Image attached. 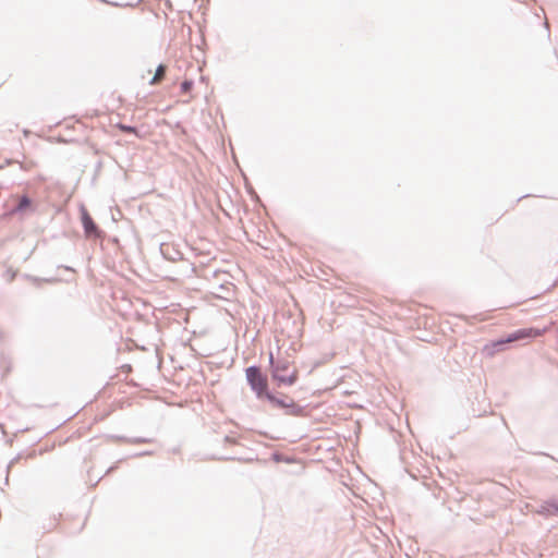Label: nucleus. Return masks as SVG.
Returning a JSON list of instances; mask_svg holds the SVG:
<instances>
[{
  "mask_svg": "<svg viewBox=\"0 0 558 558\" xmlns=\"http://www.w3.org/2000/svg\"><path fill=\"white\" fill-rule=\"evenodd\" d=\"M506 344H508L506 338L490 341L482 348V353L486 357H494L496 354H498L505 350Z\"/></svg>",
  "mask_w": 558,
  "mask_h": 558,
  "instance_id": "nucleus-4",
  "label": "nucleus"
},
{
  "mask_svg": "<svg viewBox=\"0 0 558 558\" xmlns=\"http://www.w3.org/2000/svg\"><path fill=\"white\" fill-rule=\"evenodd\" d=\"M165 74H166V66L163 64H160L157 68L156 73L150 81V84L156 85V84L160 83L163 80Z\"/></svg>",
  "mask_w": 558,
  "mask_h": 558,
  "instance_id": "nucleus-7",
  "label": "nucleus"
},
{
  "mask_svg": "<svg viewBox=\"0 0 558 558\" xmlns=\"http://www.w3.org/2000/svg\"><path fill=\"white\" fill-rule=\"evenodd\" d=\"M475 318H476L478 322H484V320L488 319L489 317H487V316L480 317V315H477V316H475Z\"/></svg>",
  "mask_w": 558,
  "mask_h": 558,
  "instance_id": "nucleus-11",
  "label": "nucleus"
},
{
  "mask_svg": "<svg viewBox=\"0 0 558 558\" xmlns=\"http://www.w3.org/2000/svg\"><path fill=\"white\" fill-rule=\"evenodd\" d=\"M264 398L278 408H291L294 405V401L291 398L284 397V399H279L270 392L266 393Z\"/></svg>",
  "mask_w": 558,
  "mask_h": 558,
  "instance_id": "nucleus-5",
  "label": "nucleus"
},
{
  "mask_svg": "<svg viewBox=\"0 0 558 558\" xmlns=\"http://www.w3.org/2000/svg\"><path fill=\"white\" fill-rule=\"evenodd\" d=\"M193 83L192 81H184L181 84V89L183 93H189L192 89Z\"/></svg>",
  "mask_w": 558,
  "mask_h": 558,
  "instance_id": "nucleus-9",
  "label": "nucleus"
},
{
  "mask_svg": "<svg viewBox=\"0 0 558 558\" xmlns=\"http://www.w3.org/2000/svg\"><path fill=\"white\" fill-rule=\"evenodd\" d=\"M117 128L122 131V132H125V133H133V134H137V130L134 128V126H130V125H125V124H117Z\"/></svg>",
  "mask_w": 558,
  "mask_h": 558,
  "instance_id": "nucleus-8",
  "label": "nucleus"
},
{
  "mask_svg": "<svg viewBox=\"0 0 558 558\" xmlns=\"http://www.w3.org/2000/svg\"><path fill=\"white\" fill-rule=\"evenodd\" d=\"M82 221L86 233H93L97 230L95 222L87 213H84Z\"/></svg>",
  "mask_w": 558,
  "mask_h": 558,
  "instance_id": "nucleus-6",
  "label": "nucleus"
},
{
  "mask_svg": "<svg viewBox=\"0 0 558 558\" xmlns=\"http://www.w3.org/2000/svg\"><path fill=\"white\" fill-rule=\"evenodd\" d=\"M246 379L251 388L255 391L257 398L263 399L268 393V381L265 375L256 366L247 367L245 371Z\"/></svg>",
  "mask_w": 558,
  "mask_h": 558,
  "instance_id": "nucleus-1",
  "label": "nucleus"
},
{
  "mask_svg": "<svg viewBox=\"0 0 558 558\" xmlns=\"http://www.w3.org/2000/svg\"><path fill=\"white\" fill-rule=\"evenodd\" d=\"M272 377L279 385H293L298 379V371L291 367L288 362H278L274 367Z\"/></svg>",
  "mask_w": 558,
  "mask_h": 558,
  "instance_id": "nucleus-2",
  "label": "nucleus"
},
{
  "mask_svg": "<svg viewBox=\"0 0 558 558\" xmlns=\"http://www.w3.org/2000/svg\"><path fill=\"white\" fill-rule=\"evenodd\" d=\"M31 204L29 199L27 197H22L21 201H20V204H19V207L17 209L19 210H23L25 209L26 207H28Z\"/></svg>",
  "mask_w": 558,
  "mask_h": 558,
  "instance_id": "nucleus-10",
  "label": "nucleus"
},
{
  "mask_svg": "<svg viewBox=\"0 0 558 558\" xmlns=\"http://www.w3.org/2000/svg\"><path fill=\"white\" fill-rule=\"evenodd\" d=\"M548 328H522L518 329L511 333H509L506 338L508 343L517 342V341H524V340H532L538 337H542Z\"/></svg>",
  "mask_w": 558,
  "mask_h": 558,
  "instance_id": "nucleus-3",
  "label": "nucleus"
}]
</instances>
